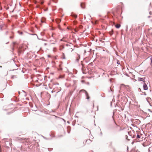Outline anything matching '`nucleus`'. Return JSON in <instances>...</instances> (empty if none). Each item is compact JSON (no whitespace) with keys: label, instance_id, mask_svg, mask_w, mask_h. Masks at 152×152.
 Instances as JSON below:
<instances>
[{"label":"nucleus","instance_id":"f257e3e1","mask_svg":"<svg viewBox=\"0 0 152 152\" xmlns=\"http://www.w3.org/2000/svg\"><path fill=\"white\" fill-rule=\"evenodd\" d=\"M66 46H67L68 47V49L70 50H71V52H72L73 50H74V48H74L75 46L73 45L72 44H66Z\"/></svg>","mask_w":152,"mask_h":152},{"label":"nucleus","instance_id":"f03ea898","mask_svg":"<svg viewBox=\"0 0 152 152\" xmlns=\"http://www.w3.org/2000/svg\"><path fill=\"white\" fill-rule=\"evenodd\" d=\"M80 92H83L84 93L86 96V99H88L90 98V97L89 96L88 94L87 91L84 90H81L80 91Z\"/></svg>","mask_w":152,"mask_h":152},{"label":"nucleus","instance_id":"7ed1b4c3","mask_svg":"<svg viewBox=\"0 0 152 152\" xmlns=\"http://www.w3.org/2000/svg\"><path fill=\"white\" fill-rule=\"evenodd\" d=\"M145 78V77H144L143 78L138 77L137 78V80L139 81H143L144 83L145 82V81L144 80Z\"/></svg>","mask_w":152,"mask_h":152},{"label":"nucleus","instance_id":"20e7f679","mask_svg":"<svg viewBox=\"0 0 152 152\" xmlns=\"http://www.w3.org/2000/svg\"><path fill=\"white\" fill-rule=\"evenodd\" d=\"M80 6L81 8L82 9H84L85 8V5L84 3H81L80 4Z\"/></svg>","mask_w":152,"mask_h":152},{"label":"nucleus","instance_id":"39448f33","mask_svg":"<svg viewBox=\"0 0 152 152\" xmlns=\"http://www.w3.org/2000/svg\"><path fill=\"white\" fill-rule=\"evenodd\" d=\"M143 88L145 90H147L148 89L147 86L145 82L144 83V84L143 85Z\"/></svg>","mask_w":152,"mask_h":152},{"label":"nucleus","instance_id":"423d86ee","mask_svg":"<svg viewBox=\"0 0 152 152\" xmlns=\"http://www.w3.org/2000/svg\"><path fill=\"white\" fill-rule=\"evenodd\" d=\"M115 26L116 28H118L120 27L121 25L120 24H117Z\"/></svg>","mask_w":152,"mask_h":152},{"label":"nucleus","instance_id":"0eeeda50","mask_svg":"<svg viewBox=\"0 0 152 152\" xmlns=\"http://www.w3.org/2000/svg\"><path fill=\"white\" fill-rule=\"evenodd\" d=\"M80 58V57H77L76 59V61L77 62H78Z\"/></svg>","mask_w":152,"mask_h":152},{"label":"nucleus","instance_id":"6e6552de","mask_svg":"<svg viewBox=\"0 0 152 152\" xmlns=\"http://www.w3.org/2000/svg\"><path fill=\"white\" fill-rule=\"evenodd\" d=\"M140 135H139L138 134H137V139H139L140 138Z\"/></svg>","mask_w":152,"mask_h":152},{"label":"nucleus","instance_id":"1a4fd4ad","mask_svg":"<svg viewBox=\"0 0 152 152\" xmlns=\"http://www.w3.org/2000/svg\"><path fill=\"white\" fill-rule=\"evenodd\" d=\"M117 63L118 64H120V61L118 60H117Z\"/></svg>","mask_w":152,"mask_h":152},{"label":"nucleus","instance_id":"9d476101","mask_svg":"<svg viewBox=\"0 0 152 152\" xmlns=\"http://www.w3.org/2000/svg\"><path fill=\"white\" fill-rule=\"evenodd\" d=\"M113 30H112L111 31H110V35H112L113 34Z\"/></svg>","mask_w":152,"mask_h":152},{"label":"nucleus","instance_id":"9b49d317","mask_svg":"<svg viewBox=\"0 0 152 152\" xmlns=\"http://www.w3.org/2000/svg\"><path fill=\"white\" fill-rule=\"evenodd\" d=\"M150 60L151 61V63L150 64V65H151L152 64V57H151L150 58Z\"/></svg>","mask_w":152,"mask_h":152},{"label":"nucleus","instance_id":"f8f14e48","mask_svg":"<svg viewBox=\"0 0 152 152\" xmlns=\"http://www.w3.org/2000/svg\"><path fill=\"white\" fill-rule=\"evenodd\" d=\"M136 120L137 121L140 123V120H138V119H136Z\"/></svg>","mask_w":152,"mask_h":152},{"label":"nucleus","instance_id":"ddd939ff","mask_svg":"<svg viewBox=\"0 0 152 152\" xmlns=\"http://www.w3.org/2000/svg\"><path fill=\"white\" fill-rule=\"evenodd\" d=\"M126 139H127V140H129L128 139V136L127 135H126Z\"/></svg>","mask_w":152,"mask_h":152},{"label":"nucleus","instance_id":"4468645a","mask_svg":"<svg viewBox=\"0 0 152 152\" xmlns=\"http://www.w3.org/2000/svg\"><path fill=\"white\" fill-rule=\"evenodd\" d=\"M90 141V139H89V140H87L86 141V143L87 142H88V141Z\"/></svg>","mask_w":152,"mask_h":152},{"label":"nucleus","instance_id":"2eb2a0df","mask_svg":"<svg viewBox=\"0 0 152 152\" xmlns=\"http://www.w3.org/2000/svg\"><path fill=\"white\" fill-rule=\"evenodd\" d=\"M32 35H36L37 37V38H38L37 35V34H33Z\"/></svg>","mask_w":152,"mask_h":152},{"label":"nucleus","instance_id":"dca6fc26","mask_svg":"<svg viewBox=\"0 0 152 152\" xmlns=\"http://www.w3.org/2000/svg\"><path fill=\"white\" fill-rule=\"evenodd\" d=\"M151 147H150L148 149V150H149V151H151Z\"/></svg>","mask_w":152,"mask_h":152},{"label":"nucleus","instance_id":"f3484780","mask_svg":"<svg viewBox=\"0 0 152 152\" xmlns=\"http://www.w3.org/2000/svg\"><path fill=\"white\" fill-rule=\"evenodd\" d=\"M10 39H12V38H13V37H12V36H10Z\"/></svg>","mask_w":152,"mask_h":152},{"label":"nucleus","instance_id":"a211bd4d","mask_svg":"<svg viewBox=\"0 0 152 152\" xmlns=\"http://www.w3.org/2000/svg\"><path fill=\"white\" fill-rule=\"evenodd\" d=\"M0 28H1V30H2V26H0Z\"/></svg>","mask_w":152,"mask_h":152},{"label":"nucleus","instance_id":"6ab92c4d","mask_svg":"<svg viewBox=\"0 0 152 152\" xmlns=\"http://www.w3.org/2000/svg\"><path fill=\"white\" fill-rule=\"evenodd\" d=\"M62 119L65 122H66V121L64 119Z\"/></svg>","mask_w":152,"mask_h":152},{"label":"nucleus","instance_id":"aec40b11","mask_svg":"<svg viewBox=\"0 0 152 152\" xmlns=\"http://www.w3.org/2000/svg\"><path fill=\"white\" fill-rule=\"evenodd\" d=\"M143 93H144V94L145 95H146V93H145V92H144Z\"/></svg>","mask_w":152,"mask_h":152},{"label":"nucleus","instance_id":"412c9836","mask_svg":"<svg viewBox=\"0 0 152 152\" xmlns=\"http://www.w3.org/2000/svg\"><path fill=\"white\" fill-rule=\"evenodd\" d=\"M77 56H78V57H80V55L79 54H77Z\"/></svg>","mask_w":152,"mask_h":152},{"label":"nucleus","instance_id":"4be33fe9","mask_svg":"<svg viewBox=\"0 0 152 152\" xmlns=\"http://www.w3.org/2000/svg\"><path fill=\"white\" fill-rule=\"evenodd\" d=\"M65 57H63V59H65Z\"/></svg>","mask_w":152,"mask_h":152},{"label":"nucleus","instance_id":"5701e85b","mask_svg":"<svg viewBox=\"0 0 152 152\" xmlns=\"http://www.w3.org/2000/svg\"><path fill=\"white\" fill-rule=\"evenodd\" d=\"M1 148H0V152H1Z\"/></svg>","mask_w":152,"mask_h":152},{"label":"nucleus","instance_id":"b1692460","mask_svg":"<svg viewBox=\"0 0 152 152\" xmlns=\"http://www.w3.org/2000/svg\"><path fill=\"white\" fill-rule=\"evenodd\" d=\"M128 134H129V132H128Z\"/></svg>","mask_w":152,"mask_h":152},{"label":"nucleus","instance_id":"393cba45","mask_svg":"<svg viewBox=\"0 0 152 152\" xmlns=\"http://www.w3.org/2000/svg\"><path fill=\"white\" fill-rule=\"evenodd\" d=\"M48 149V150H49V151H50V150H49V148Z\"/></svg>","mask_w":152,"mask_h":152},{"label":"nucleus","instance_id":"a878e982","mask_svg":"<svg viewBox=\"0 0 152 152\" xmlns=\"http://www.w3.org/2000/svg\"><path fill=\"white\" fill-rule=\"evenodd\" d=\"M112 117L113 118V120H114V118H113V116H112Z\"/></svg>","mask_w":152,"mask_h":152},{"label":"nucleus","instance_id":"bb28decb","mask_svg":"<svg viewBox=\"0 0 152 152\" xmlns=\"http://www.w3.org/2000/svg\"><path fill=\"white\" fill-rule=\"evenodd\" d=\"M67 123H69V121H67Z\"/></svg>","mask_w":152,"mask_h":152},{"label":"nucleus","instance_id":"cd10ccee","mask_svg":"<svg viewBox=\"0 0 152 152\" xmlns=\"http://www.w3.org/2000/svg\"><path fill=\"white\" fill-rule=\"evenodd\" d=\"M7 32H7H7H6V33H7Z\"/></svg>","mask_w":152,"mask_h":152},{"label":"nucleus","instance_id":"c85d7f7f","mask_svg":"<svg viewBox=\"0 0 152 152\" xmlns=\"http://www.w3.org/2000/svg\"><path fill=\"white\" fill-rule=\"evenodd\" d=\"M63 48H64V46H63Z\"/></svg>","mask_w":152,"mask_h":152},{"label":"nucleus","instance_id":"c756f323","mask_svg":"<svg viewBox=\"0 0 152 152\" xmlns=\"http://www.w3.org/2000/svg\"><path fill=\"white\" fill-rule=\"evenodd\" d=\"M93 107L94 106V104H93Z\"/></svg>","mask_w":152,"mask_h":152},{"label":"nucleus","instance_id":"7c9ffc66","mask_svg":"<svg viewBox=\"0 0 152 152\" xmlns=\"http://www.w3.org/2000/svg\"><path fill=\"white\" fill-rule=\"evenodd\" d=\"M22 32H21V34H22Z\"/></svg>","mask_w":152,"mask_h":152},{"label":"nucleus","instance_id":"2f4dec72","mask_svg":"<svg viewBox=\"0 0 152 152\" xmlns=\"http://www.w3.org/2000/svg\"><path fill=\"white\" fill-rule=\"evenodd\" d=\"M51 92H52V93H53V91H51Z\"/></svg>","mask_w":152,"mask_h":152},{"label":"nucleus","instance_id":"473e14b6","mask_svg":"<svg viewBox=\"0 0 152 152\" xmlns=\"http://www.w3.org/2000/svg\"><path fill=\"white\" fill-rule=\"evenodd\" d=\"M114 123L116 124V123H115V121H114Z\"/></svg>","mask_w":152,"mask_h":152}]
</instances>
